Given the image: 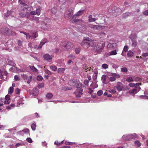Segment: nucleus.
Listing matches in <instances>:
<instances>
[{
    "label": "nucleus",
    "instance_id": "obj_1",
    "mask_svg": "<svg viewBox=\"0 0 148 148\" xmlns=\"http://www.w3.org/2000/svg\"><path fill=\"white\" fill-rule=\"evenodd\" d=\"M89 93L91 95V96L92 98H96V99L95 100H93L91 99H90L88 97L87 98V100L86 101V102L96 103L102 101V100L98 99L99 98L98 97H99L102 95L103 93H97V94L95 93V94L94 95H92V93ZM94 94H95V93H94Z\"/></svg>",
    "mask_w": 148,
    "mask_h": 148
},
{
    "label": "nucleus",
    "instance_id": "obj_2",
    "mask_svg": "<svg viewBox=\"0 0 148 148\" xmlns=\"http://www.w3.org/2000/svg\"><path fill=\"white\" fill-rule=\"evenodd\" d=\"M69 84L70 86L77 88V92H82L83 91L82 88L80 87L81 84L79 83V81L75 80H71L69 81Z\"/></svg>",
    "mask_w": 148,
    "mask_h": 148
},
{
    "label": "nucleus",
    "instance_id": "obj_3",
    "mask_svg": "<svg viewBox=\"0 0 148 148\" xmlns=\"http://www.w3.org/2000/svg\"><path fill=\"white\" fill-rule=\"evenodd\" d=\"M112 94H108V93H104L103 96L107 97H112V98L110 99H111L112 100H114V98H122L123 97V94L122 93H112Z\"/></svg>",
    "mask_w": 148,
    "mask_h": 148
},
{
    "label": "nucleus",
    "instance_id": "obj_4",
    "mask_svg": "<svg viewBox=\"0 0 148 148\" xmlns=\"http://www.w3.org/2000/svg\"><path fill=\"white\" fill-rule=\"evenodd\" d=\"M91 40V39L89 37H84L81 43V45L86 47H87L90 46H92V42L90 41Z\"/></svg>",
    "mask_w": 148,
    "mask_h": 148
},
{
    "label": "nucleus",
    "instance_id": "obj_5",
    "mask_svg": "<svg viewBox=\"0 0 148 148\" xmlns=\"http://www.w3.org/2000/svg\"><path fill=\"white\" fill-rule=\"evenodd\" d=\"M62 45H63L65 49L67 50L71 49L74 47V45L72 42L67 41L62 42Z\"/></svg>",
    "mask_w": 148,
    "mask_h": 148
},
{
    "label": "nucleus",
    "instance_id": "obj_6",
    "mask_svg": "<svg viewBox=\"0 0 148 148\" xmlns=\"http://www.w3.org/2000/svg\"><path fill=\"white\" fill-rule=\"evenodd\" d=\"M74 10V8H71L66 11L64 14L65 18L66 19H69L73 15Z\"/></svg>",
    "mask_w": 148,
    "mask_h": 148
},
{
    "label": "nucleus",
    "instance_id": "obj_7",
    "mask_svg": "<svg viewBox=\"0 0 148 148\" xmlns=\"http://www.w3.org/2000/svg\"><path fill=\"white\" fill-rule=\"evenodd\" d=\"M71 98L73 99H83V93H71Z\"/></svg>",
    "mask_w": 148,
    "mask_h": 148
},
{
    "label": "nucleus",
    "instance_id": "obj_8",
    "mask_svg": "<svg viewBox=\"0 0 148 148\" xmlns=\"http://www.w3.org/2000/svg\"><path fill=\"white\" fill-rule=\"evenodd\" d=\"M47 39H43L41 40L39 45L38 46L37 45L34 46V48L37 49H41L42 46L47 42Z\"/></svg>",
    "mask_w": 148,
    "mask_h": 148
},
{
    "label": "nucleus",
    "instance_id": "obj_9",
    "mask_svg": "<svg viewBox=\"0 0 148 148\" xmlns=\"http://www.w3.org/2000/svg\"><path fill=\"white\" fill-rule=\"evenodd\" d=\"M112 77H110L109 78V80L111 82L114 81L116 79V78H120V75L118 73H112L111 74Z\"/></svg>",
    "mask_w": 148,
    "mask_h": 148
},
{
    "label": "nucleus",
    "instance_id": "obj_10",
    "mask_svg": "<svg viewBox=\"0 0 148 148\" xmlns=\"http://www.w3.org/2000/svg\"><path fill=\"white\" fill-rule=\"evenodd\" d=\"M115 89H117L119 92H120L124 89L123 84L120 82L117 83V85L114 87Z\"/></svg>",
    "mask_w": 148,
    "mask_h": 148
},
{
    "label": "nucleus",
    "instance_id": "obj_11",
    "mask_svg": "<svg viewBox=\"0 0 148 148\" xmlns=\"http://www.w3.org/2000/svg\"><path fill=\"white\" fill-rule=\"evenodd\" d=\"M120 9L116 7V6H114L113 7L112 6L110 7L108 9V12H109L111 13H114L116 12H117L118 11H119Z\"/></svg>",
    "mask_w": 148,
    "mask_h": 148
},
{
    "label": "nucleus",
    "instance_id": "obj_12",
    "mask_svg": "<svg viewBox=\"0 0 148 148\" xmlns=\"http://www.w3.org/2000/svg\"><path fill=\"white\" fill-rule=\"evenodd\" d=\"M135 93H122V94H124L123 95V97H126L129 98H132L133 97H135Z\"/></svg>",
    "mask_w": 148,
    "mask_h": 148
},
{
    "label": "nucleus",
    "instance_id": "obj_13",
    "mask_svg": "<svg viewBox=\"0 0 148 148\" xmlns=\"http://www.w3.org/2000/svg\"><path fill=\"white\" fill-rule=\"evenodd\" d=\"M53 56H50L49 54H45L44 56L43 57L44 59L48 62H50L53 58Z\"/></svg>",
    "mask_w": 148,
    "mask_h": 148
},
{
    "label": "nucleus",
    "instance_id": "obj_14",
    "mask_svg": "<svg viewBox=\"0 0 148 148\" xmlns=\"http://www.w3.org/2000/svg\"><path fill=\"white\" fill-rule=\"evenodd\" d=\"M35 34L34 36H33L32 35H31L29 33H27V34L25 35L26 36V39L28 40L30 38H31V39H33L37 37L38 36V34L36 32H35Z\"/></svg>",
    "mask_w": 148,
    "mask_h": 148
},
{
    "label": "nucleus",
    "instance_id": "obj_15",
    "mask_svg": "<svg viewBox=\"0 0 148 148\" xmlns=\"http://www.w3.org/2000/svg\"><path fill=\"white\" fill-rule=\"evenodd\" d=\"M141 83H137L136 84H135V87L136 88L135 89H134L133 90V92H137L139 91L141 89L140 88V87H137L139 85H141Z\"/></svg>",
    "mask_w": 148,
    "mask_h": 148
},
{
    "label": "nucleus",
    "instance_id": "obj_16",
    "mask_svg": "<svg viewBox=\"0 0 148 148\" xmlns=\"http://www.w3.org/2000/svg\"><path fill=\"white\" fill-rule=\"evenodd\" d=\"M107 76L105 75H102L101 77V80L102 82L105 84H107L108 81H107Z\"/></svg>",
    "mask_w": 148,
    "mask_h": 148
},
{
    "label": "nucleus",
    "instance_id": "obj_17",
    "mask_svg": "<svg viewBox=\"0 0 148 148\" xmlns=\"http://www.w3.org/2000/svg\"><path fill=\"white\" fill-rule=\"evenodd\" d=\"M77 16L76 14H75L73 16L72 19V21H71L72 22H73L74 23H75L76 22H77V21H82V20H79L78 19L76 18Z\"/></svg>",
    "mask_w": 148,
    "mask_h": 148
},
{
    "label": "nucleus",
    "instance_id": "obj_18",
    "mask_svg": "<svg viewBox=\"0 0 148 148\" xmlns=\"http://www.w3.org/2000/svg\"><path fill=\"white\" fill-rule=\"evenodd\" d=\"M132 41V46L134 47H136L137 45L136 40V38H132L131 39Z\"/></svg>",
    "mask_w": 148,
    "mask_h": 148
},
{
    "label": "nucleus",
    "instance_id": "obj_19",
    "mask_svg": "<svg viewBox=\"0 0 148 148\" xmlns=\"http://www.w3.org/2000/svg\"><path fill=\"white\" fill-rule=\"evenodd\" d=\"M88 26L93 30L97 29L99 27V26L97 25H93L92 24H89L88 25Z\"/></svg>",
    "mask_w": 148,
    "mask_h": 148
},
{
    "label": "nucleus",
    "instance_id": "obj_20",
    "mask_svg": "<svg viewBox=\"0 0 148 148\" xmlns=\"http://www.w3.org/2000/svg\"><path fill=\"white\" fill-rule=\"evenodd\" d=\"M19 15L21 17L23 18L26 17L27 18H28L29 15L28 13L24 12H20L19 13Z\"/></svg>",
    "mask_w": 148,
    "mask_h": 148
},
{
    "label": "nucleus",
    "instance_id": "obj_21",
    "mask_svg": "<svg viewBox=\"0 0 148 148\" xmlns=\"http://www.w3.org/2000/svg\"><path fill=\"white\" fill-rule=\"evenodd\" d=\"M122 138L125 140H129L131 139L130 135H124L122 136Z\"/></svg>",
    "mask_w": 148,
    "mask_h": 148
},
{
    "label": "nucleus",
    "instance_id": "obj_22",
    "mask_svg": "<svg viewBox=\"0 0 148 148\" xmlns=\"http://www.w3.org/2000/svg\"><path fill=\"white\" fill-rule=\"evenodd\" d=\"M8 65L11 66H15L16 65V64L14 62L13 60H10V59L8 58Z\"/></svg>",
    "mask_w": 148,
    "mask_h": 148
},
{
    "label": "nucleus",
    "instance_id": "obj_23",
    "mask_svg": "<svg viewBox=\"0 0 148 148\" xmlns=\"http://www.w3.org/2000/svg\"><path fill=\"white\" fill-rule=\"evenodd\" d=\"M97 19H98L97 18H93L92 16L91 15H90L88 16V21L90 22H94Z\"/></svg>",
    "mask_w": 148,
    "mask_h": 148
},
{
    "label": "nucleus",
    "instance_id": "obj_24",
    "mask_svg": "<svg viewBox=\"0 0 148 148\" xmlns=\"http://www.w3.org/2000/svg\"><path fill=\"white\" fill-rule=\"evenodd\" d=\"M46 21V20H45L44 22H43L42 24V28L44 29H47L49 28L47 26V24L45 23Z\"/></svg>",
    "mask_w": 148,
    "mask_h": 148
},
{
    "label": "nucleus",
    "instance_id": "obj_25",
    "mask_svg": "<svg viewBox=\"0 0 148 148\" xmlns=\"http://www.w3.org/2000/svg\"><path fill=\"white\" fill-rule=\"evenodd\" d=\"M137 97H138L141 99H148V95H141L136 96Z\"/></svg>",
    "mask_w": 148,
    "mask_h": 148
},
{
    "label": "nucleus",
    "instance_id": "obj_26",
    "mask_svg": "<svg viewBox=\"0 0 148 148\" xmlns=\"http://www.w3.org/2000/svg\"><path fill=\"white\" fill-rule=\"evenodd\" d=\"M116 46V44L115 43H109L107 47L108 48H112L113 49V48Z\"/></svg>",
    "mask_w": 148,
    "mask_h": 148
},
{
    "label": "nucleus",
    "instance_id": "obj_27",
    "mask_svg": "<svg viewBox=\"0 0 148 148\" xmlns=\"http://www.w3.org/2000/svg\"><path fill=\"white\" fill-rule=\"evenodd\" d=\"M98 73L97 72H95L93 74L92 76V78L94 81L95 82H97L96 81L97 79V76Z\"/></svg>",
    "mask_w": 148,
    "mask_h": 148
},
{
    "label": "nucleus",
    "instance_id": "obj_28",
    "mask_svg": "<svg viewBox=\"0 0 148 148\" xmlns=\"http://www.w3.org/2000/svg\"><path fill=\"white\" fill-rule=\"evenodd\" d=\"M38 95V93H29V97L36 98Z\"/></svg>",
    "mask_w": 148,
    "mask_h": 148
},
{
    "label": "nucleus",
    "instance_id": "obj_29",
    "mask_svg": "<svg viewBox=\"0 0 148 148\" xmlns=\"http://www.w3.org/2000/svg\"><path fill=\"white\" fill-rule=\"evenodd\" d=\"M34 115H35L36 116L37 118H39L40 117V116L39 115V114H38L36 112L35 114H33V115H30L28 116H27V118H30V119H32L33 118V116Z\"/></svg>",
    "mask_w": 148,
    "mask_h": 148
},
{
    "label": "nucleus",
    "instance_id": "obj_30",
    "mask_svg": "<svg viewBox=\"0 0 148 148\" xmlns=\"http://www.w3.org/2000/svg\"><path fill=\"white\" fill-rule=\"evenodd\" d=\"M17 104L16 105V106L18 107L20 106V105H22L24 104L23 102L22 101L21 99L18 100L17 101Z\"/></svg>",
    "mask_w": 148,
    "mask_h": 148
},
{
    "label": "nucleus",
    "instance_id": "obj_31",
    "mask_svg": "<svg viewBox=\"0 0 148 148\" xmlns=\"http://www.w3.org/2000/svg\"><path fill=\"white\" fill-rule=\"evenodd\" d=\"M126 81L128 82H132L134 81V79L132 77L130 76L127 77L126 79Z\"/></svg>",
    "mask_w": 148,
    "mask_h": 148
},
{
    "label": "nucleus",
    "instance_id": "obj_32",
    "mask_svg": "<svg viewBox=\"0 0 148 148\" xmlns=\"http://www.w3.org/2000/svg\"><path fill=\"white\" fill-rule=\"evenodd\" d=\"M65 70L64 68H59L58 70V72L59 73H64Z\"/></svg>",
    "mask_w": 148,
    "mask_h": 148
},
{
    "label": "nucleus",
    "instance_id": "obj_33",
    "mask_svg": "<svg viewBox=\"0 0 148 148\" xmlns=\"http://www.w3.org/2000/svg\"><path fill=\"white\" fill-rule=\"evenodd\" d=\"M68 1L71 3L74 4H77L80 2L79 0H68Z\"/></svg>",
    "mask_w": 148,
    "mask_h": 148
},
{
    "label": "nucleus",
    "instance_id": "obj_34",
    "mask_svg": "<svg viewBox=\"0 0 148 148\" xmlns=\"http://www.w3.org/2000/svg\"><path fill=\"white\" fill-rule=\"evenodd\" d=\"M127 55L128 57H132L134 55V53L130 50L127 53Z\"/></svg>",
    "mask_w": 148,
    "mask_h": 148
},
{
    "label": "nucleus",
    "instance_id": "obj_35",
    "mask_svg": "<svg viewBox=\"0 0 148 148\" xmlns=\"http://www.w3.org/2000/svg\"><path fill=\"white\" fill-rule=\"evenodd\" d=\"M130 137L131 139H135L137 138V136L135 133L130 134Z\"/></svg>",
    "mask_w": 148,
    "mask_h": 148
},
{
    "label": "nucleus",
    "instance_id": "obj_36",
    "mask_svg": "<svg viewBox=\"0 0 148 148\" xmlns=\"http://www.w3.org/2000/svg\"><path fill=\"white\" fill-rule=\"evenodd\" d=\"M131 15V13L129 12H127L124 14L123 15V17L124 18H126L129 16H130Z\"/></svg>",
    "mask_w": 148,
    "mask_h": 148
},
{
    "label": "nucleus",
    "instance_id": "obj_37",
    "mask_svg": "<svg viewBox=\"0 0 148 148\" xmlns=\"http://www.w3.org/2000/svg\"><path fill=\"white\" fill-rule=\"evenodd\" d=\"M98 34L99 35V36L100 38H103L106 36V34L104 32H101L98 33Z\"/></svg>",
    "mask_w": 148,
    "mask_h": 148
},
{
    "label": "nucleus",
    "instance_id": "obj_38",
    "mask_svg": "<svg viewBox=\"0 0 148 148\" xmlns=\"http://www.w3.org/2000/svg\"><path fill=\"white\" fill-rule=\"evenodd\" d=\"M84 10H80L77 12V13H76V14L77 16H80L84 13Z\"/></svg>",
    "mask_w": 148,
    "mask_h": 148
},
{
    "label": "nucleus",
    "instance_id": "obj_39",
    "mask_svg": "<svg viewBox=\"0 0 148 148\" xmlns=\"http://www.w3.org/2000/svg\"><path fill=\"white\" fill-rule=\"evenodd\" d=\"M46 96L47 98L48 99H50L52 98L53 95L52 93H47Z\"/></svg>",
    "mask_w": 148,
    "mask_h": 148
},
{
    "label": "nucleus",
    "instance_id": "obj_40",
    "mask_svg": "<svg viewBox=\"0 0 148 148\" xmlns=\"http://www.w3.org/2000/svg\"><path fill=\"white\" fill-rule=\"evenodd\" d=\"M57 11V8L56 7L53 8L51 9V12L54 14H55Z\"/></svg>",
    "mask_w": 148,
    "mask_h": 148
},
{
    "label": "nucleus",
    "instance_id": "obj_41",
    "mask_svg": "<svg viewBox=\"0 0 148 148\" xmlns=\"http://www.w3.org/2000/svg\"><path fill=\"white\" fill-rule=\"evenodd\" d=\"M36 123H33L31 124V127L32 130L33 131H35L36 130Z\"/></svg>",
    "mask_w": 148,
    "mask_h": 148
},
{
    "label": "nucleus",
    "instance_id": "obj_42",
    "mask_svg": "<svg viewBox=\"0 0 148 148\" xmlns=\"http://www.w3.org/2000/svg\"><path fill=\"white\" fill-rule=\"evenodd\" d=\"M12 13V11H7L6 13H5V16L6 17H8Z\"/></svg>",
    "mask_w": 148,
    "mask_h": 148
},
{
    "label": "nucleus",
    "instance_id": "obj_43",
    "mask_svg": "<svg viewBox=\"0 0 148 148\" xmlns=\"http://www.w3.org/2000/svg\"><path fill=\"white\" fill-rule=\"evenodd\" d=\"M50 68L53 71H56L57 70V67L55 66H51L50 67Z\"/></svg>",
    "mask_w": 148,
    "mask_h": 148
},
{
    "label": "nucleus",
    "instance_id": "obj_44",
    "mask_svg": "<svg viewBox=\"0 0 148 148\" xmlns=\"http://www.w3.org/2000/svg\"><path fill=\"white\" fill-rule=\"evenodd\" d=\"M30 69L31 70H32L34 72H36L38 71L37 69L34 66H30Z\"/></svg>",
    "mask_w": 148,
    "mask_h": 148
},
{
    "label": "nucleus",
    "instance_id": "obj_45",
    "mask_svg": "<svg viewBox=\"0 0 148 148\" xmlns=\"http://www.w3.org/2000/svg\"><path fill=\"white\" fill-rule=\"evenodd\" d=\"M20 79V77L18 75H15L14 77V81H19Z\"/></svg>",
    "mask_w": 148,
    "mask_h": 148
},
{
    "label": "nucleus",
    "instance_id": "obj_46",
    "mask_svg": "<svg viewBox=\"0 0 148 148\" xmlns=\"http://www.w3.org/2000/svg\"><path fill=\"white\" fill-rule=\"evenodd\" d=\"M81 48H77L75 49V53L77 54H79Z\"/></svg>",
    "mask_w": 148,
    "mask_h": 148
},
{
    "label": "nucleus",
    "instance_id": "obj_47",
    "mask_svg": "<svg viewBox=\"0 0 148 148\" xmlns=\"http://www.w3.org/2000/svg\"><path fill=\"white\" fill-rule=\"evenodd\" d=\"M22 131L23 132L25 133H28L29 134V130L28 128H26L23 130Z\"/></svg>",
    "mask_w": 148,
    "mask_h": 148
},
{
    "label": "nucleus",
    "instance_id": "obj_48",
    "mask_svg": "<svg viewBox=\"0 0 148 148\" xmlns=\"http://www.w3.org/2000/svg\"><path fill=\"white\" fill-rule=\"evenodd\" d=\"M127 69L126 67H123L121 68V72H127Z\"/></svg>",
    "mask_w": 148,
    "mask_h": 148
},
{
    "label": "nucleus",
    "instance_id": "obj_49",
    "mask_svg": "<svg viewBox=\"0 0 148 148\" xmlns=\"http://www.w3.org/2000/svg\"><path fill=\"white\" fill-rule=\"evenodd\" d=\"M117 52L116 50H113L111 51L110 53V55H114L116 54Z\"/></svg>",
    "mask_w": 148,
    "mask_h": 148
},
{
    "label": "nucleus",
    "instance_id": "obj_50",
    "mask_svg": "<svg viewBox=\"0 0 148 148\" xmlns=\"http://www.w3.org/2000/svg\"><path fill=\"white\" fill-rule=\"evenodd\" d=\"M102 67L103 69H105L108 68V65L106 64H103L102 65Z\"/></svg>",
    "mask_w": 148,
    "mask_h": 148
},
{
    "label": "nucleus",
    "instance_id": "obj_51",
    "mask_svg": "<svg viewBox=\"0 0 148 148\" xmlns=\"http://www.w3.org/2000/svg\"><path fill=\"white\" fill-rule=\"evenodd\" d=\"M71 89V88H69L68 87L64 86L62 87V89L64 90H70Z\"/></svg>",
    "mask_w": 148,
    "mask_h": 148
},
{
    "label": "nucleus",
    "instance_id": "obj_52",
    "mask_svg": "<svg viewBox=\"0 0 148 148\" xmlns=\"http://www.w3.org/2000/svg\"><path fill=\"white\" fill-rule=\"evenodd\" d=\"M40 9L39 8L36 9V12L38 15H40Z\"/></svg>",
    "mask_w": 148,
    "mask_h": 148
},
{
    "label": "nucleus",
    "instance_id": "obj_53",
    "mask_svg": "<svg viewBox=\"0 0 148 148\" xmlns=\"http://www.w3.org/2000/svg\"><path fill=\"white\" fill-rule=\"evenodd\" d=\"M135 144L138 146V147L140 146L141 145V144L139 140H136L134 142Z\"/></svg>",
    "mask_w": 148,
    "mask_h": 148
},
{
    "label": "nucleus",
    "instance_id": "obj_54",
    "mask_svg": "<svg viewBox=\"0 0 148 148\" xmlns=\"http://www.w3.org/2000/svg\"><path fill=\"white\" fill-rule=\"evenodd\" d=\"M37 79L38 81H41L43 79V77L40 75H38L37 77Z\"/></svg>",
    "mask_w": 148,
    "mask_h": 148
},
{
    "label": "nucleus",
    "instance_id": "obj_55",
    "mask_svg": "<svg viewBox=\"0 0 148 148\" xmlns=\"http://www.w3.org/2000/svg\"><path fill=\"white\" fill-rule=\"evenodd\" d=\"M45 72L47 74L51 75L52 74V73L51 71H49L48 69H46L45 70Z\"/></svg>",
    "mask_w": 148,
    "mask_h": 148
},
{
    "label": "nucleus",
    "instance_id": "obj_56",
    "mask_svg": "<svg viewBox=\"0 0 148 148\" xmlns=\"http://www.w3.org/2000/svg\"><path fill=\"white\" fill-rule=\"evenodd\" d=\"M26 140L29 143H32L33 142L32 140L30 138H27Z\"/></svg>",
    "mask_w": 148,
    "mask_h": 148
},
{
    "label": "nucleus",
    "instance_id": "obj_57",
    "mask_svg": "<svg viewBox=\"0 0 148 148\" xmlns=\"http://www.w3.org/2000/svg\"><path fill=\"white\" fill-rule=\"evenodd\" d=\"M134 80L136 82H138L141 81L142 79L141 78H140L139 77H137L135 78Z\"/></svg>",
    "mask_w": 148,
    "mask_h": 148
},
{
    "label": "nucleus",
    "instance_id": "obj_58",
    "mask_svg": "<svg viewBox=\"0 0 148 148\" xmlns=\"http://www.w3.org/2000/svg\"><path fill=\"white\" fill-rule=\"evenodd\" d=\"M14 91V88L13 87H10L8 90V92H13Z\"/></svg>",
    "mask_w": 148,
    "mask_h": 148
},
{
    "label": "nucleus",
    "instance_id": "obj_59",
    "mask_svg": "<svg viewBox=\"0 0 148 148\" xmlns=\"http://www.w3.org/2000/svg\"><path fill=\"white\" fill-rule=\"evenodd\" d=\"M68 57L69 58H71L72 60H74L75 58V56L72 55V54H71L69 55L68 56Z\"/></svg>",
    "mask_w": 148,
    "mask_h": 148
},
{
    "label": "nucleus",
    "instance_id": "obj_60",
    "mask_svg": "<svg viewBox=\"0 0 148 148\" xmlns=\"http://www.w3.org/2000/svg\"><path fill=\"white\" fill-rule=\"evenodd\" d=\"M128 50V47L127 46H125L123 48V51L125 52H127V51Z\"/></svg>",
    "mask_w": 148,
    "mask_h": 148
},
{
    "label": "nucleus",
    "instance_id": "obj_61",
    "mask_svg": "<svg viewBox=\"0 0 148 148\" xmlns=\"http://www.w3.org/2000/svg\"><path fill=\"white\" fill-rule=\"evenodd\" d=\"M21 76L24 79H26L27 78V76L23 74L21 75Z\"/></svg>",
    "mask_w": 148,
    "mask_h": 148
},
{
    "label": "nucleus",
    "instance_id": "obj_62",
    "mask_svg": "<svg viewBox=\"0 0 148 148\" xmlns=\"http://www.w3.org/2000/svg\"><path fill=\"white\" fill-rule=\"evenodd\" d=\"M97 46H98V48L97 49H96V51L97 52L100 51L102 49V47L100 46H99L98 45H97Z\"/></svg>",
    "mask_w": 148,
    "mask_h": 148
},
{
    "label": "nucleus",
    "instance_id": "obj_63",
    "mask_svg": "<svg viewBox=\"0 0 148 148\" xmlns=\"http://www.w3.org/2000/svg\"><path fill=\"white\" fill-rule=\"evenodd\" d=\"M128 85L129 86L133 87H135V84L133 83H131L129 84Z\"/></svg>",
    "mask_w": 148,
    "mask_h": 148
},
{
    "label": "nucleus",
    "instance_id": "obj_64",
    "mask_svg": "<svg viewBox=\"0 0 148 148\" xmlns=\"http://www.w3.org/2000/svg\"><path fill=\"white\" fill-rule=\"evenodd\" d=\"M18 44L19 46H21L22 45V42L20 40H17Z\"/></svg>",
    "mask_w": 148,
    "mask_h": 148
}]
</instances>
